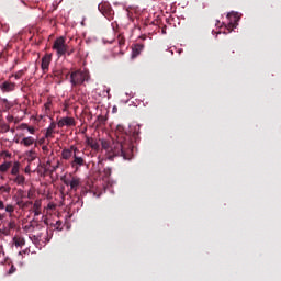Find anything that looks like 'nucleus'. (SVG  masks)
<instances>
[{"mask_svg": "<svg viewBox=\"0 0 281 281\" xmlns=\"http://www.w3.org/2000/svg\"><path fill=\"white\" fill-rule=\"evenodd\" d=\"M74 157V154L70 148H64L61 150V158L65 159V161H69Z\"/></svg>", "mask_w": 281, "mask_h": 281, "instance_id": "nucleus-13", "label": "nucleus"}, {"mask_svg": "<svg viewBox=\"0 0 281 281\" xmlns=\"http://www.w3.org/2000/svg\"><path fill=\"white\" fill-rule=\"evenodd\" d=\"M49 65H52V55L50 54H46L43 58H42V70L44 74H47V71H49Z\"/></svg>", "mask_w": 281, "mask_h": 281, "instance_id": "nucleus-8", "label": "nucleus"}, {"mask_svg": "<svg viewBox=\"0 0 281 281\" xmlns=\"http://www.w3.org/2000/svg\"><path fill=\"white\" fill-rule=\"evenodd\" d=\"M44 223L47 225V220H45Z\"/></svg>", "mask_w": 281, "mask_h": 281, "instance_id": "nucleus-47", "label": "nucleus"}, {"mask_svg": "<svg viewBox=\"0 0 281 281\" xmlns=\"http://www.w3.org/2000/svg\"><path fill=\"white\" fill-rule=\"evenodd\" d=\"M53 49L57 52V55L65 56L67 54L68 45L65 44V37H59L55 40L53 44Z\"/></svg>", "mask_w": 281, "mask_h": 281, "instance_id": "nucleus-3", "label": "nucleus"}, {"mask_svg": "<svg viewBox=\"0 0 281 281\" xmlns=\"http://www.w3.org/2000/svg\"><path fill=\"white\" fill-rule=\"evenodd\" d=\"M21 128H26L29 131V133H31V135H34V133H36V130L32 126H27V124L23 123L21 125Z\"/></svg>", "mask_w": 281, "mask_h": 281, "instance_id": "nucleus-25", "label": "nucleus"}, {"mask_svg": "<svg viewBox=\"0 0 281 281\" xmlns=\"http://www.w3.org/2000/svg\"><path fill=\"white\" fill-rule=\"evenodd\" d=\"M20 170H21V162L15 161V162L13 164V166H12L11 175H12L13 177H16V175H20V173H19Z\"/></svg>", "mask_w": 281, "mask_h": 281, "instance_id": "nucleus-16", "label": "nucleus"}, {"mask_svg": "<svg viewBox=\"0 0 281 281\" xmlns=\"http://www.w3.org/2000/svg\"><path fill=\"white\" fill-rule=\"evenodd\" d=\"M74 52H76V49H74V48L69 49V46H68L66 54H67V56H71V54H74Z\"/></svg>", "mask_w": 281, "mask_h": 281, "instance_id": "nucleus-35", "label": "nucleus"}, {"mask_svg": "<svg viewBox=\"0 0 281 281\" xmlns=\"http://www.w3.org/2000/svg\"><path fill=\"white\" fill-rule=\"evenodd\" d=\"M86 144H87V146L92 148V150H100V144H98V140H95L92 137L87 136L86 137Z\"/></svg>", "mask_w": 281, "mask_h": 281, "instance_id": "nucleus-10", "label": "nucleus"}, {"mask_svg": "<svg viewBox=\"0 0 281 281\" xmlns=\"http://www.w3.org/2000/svg\"><path fill=\"white\" fill-rule=\"evenodd\" d=\"M112 172H113V169H112L111 167H105V168L103 169V175H104V177H106V178L111 177Z\"/></svg>", "mask_w": 281, "mask_h": 281, "instance_id": "nucleus-26", "label": "nucleus"}, {"mask_svg": "<svg viewBox=\"0 0 281 281\" xmlns=\"http://www.w3.org/2000/svg\"><path fill=\"white\" fill-rule=\"evenodd\" d=\"M144 52V44H136L132 49V58H137Z\"/></svg>", "mask_w": 281, "mask_h": 281, "instance_id": "nucleus-11", "label": "nucleus"}, {"mask_svg": "<svg viewBox=\"0 0 281 281\" xmlns=\"http://www.w3.org/2000/svg\"><path fill=\"white\" fill-rule=\"evenodd\" d=\"M35 142H36V139H34V137L27 136V137H24V138L20 142V144H21L22 146L30 147V146H32Z\"/></svg>", "mask_w": 281, "mask_h": 281, "instance_id": "nucleus-14", "label": "nucleus"}, {"mask_svg": "<svg viewBox=\"0 0 281 281\" xmlns=\"http://www.w3.org/2000/svg\"><path fill=\"white\" fill-rule=\"evenodd\" d=\"M12 133H14V130H11Z\"/></svg>", "mask_w": 281, "mask_h": 281, "instance_id": "nucleus-48", "label": "nucleus"}, {"mask_svg": "<svg viewBox=\"0 0 281 281\" xmlns=\"http://www.w3.org/2000/svg\"><path fill=\"white\" fill-rule=\"evenodd\" d=\"M57 126L58 128H63L64 126H76V119L70 116L63 117L57 122Z\"/></svg>", "mask_w": 281, "mask_h": 281, "instance_id": "nucleus-6", "label": "nucleus"}, {"mask_svg": "<svg viewBox=\"0 0 281 281\" xmlns=\"http://www.w3.org/2000/svg\"><path fill=\"white\" fill-rule=\"evenodd\" d=\"M98 9L103 14V16H106L108 19L111 16V14H113V9H111L110 3H100Z\"/></svg>", "mask_w": 281, "mask_h": 281, "instance_id": "nucleus-7", "label": "nucleus"}, {"mask_svg": "<svg viewBox=\"0 0 281 281\" xmlns=\"http://www.w3.org/2000/svg\"><path fill=\"white\" fill-rule=\"evenodd\" d=\"M14 87L15 85L12 83V82H8V81H4L1 86H0V89L4 92H10V91H14Z\"/></svg>", "mask_w": 281, "mask_h": 281, "instance_id": "nucleus-12", "label": "nucleus"}, {"mask_svg": "<svg viewBox=\"0 0 281 281\" xmlns=\"http://www.w3.org/2000/svg\"><path fill=\"white\" fill-rule=\"evenodd\" d=\"M10 131V125L5 122H0V133H8Z\"/></svg>", "mask_w": 281, "mask_h": 281, "instance_id": "nucleus-22", "label": "nucleus"}, {"mask_svg": "<svg viewBox=\"0 0 281 281\" xmlns=\"http://www.w3.org/2000/svg\"><path fill=\"white\" fill-rule=\"evenodd\" d=\"M228 19V30H234V27H237L238 21H240V14L238 12H231L227 14Z\"/></svg>", "mask_w": 281, "mask_h": 281, "instance_id": "nucleus-4", "label": "nucleus"}, {"mask_svg": "<svg viewBox=\"0 0 281 281\" xmlns=\"http://www.w3.org/2000/svg\"><path fill=\"white\" fill-rule=\"evenodd\" d=\"M33 210H41V202L40 201L34 202Z\"/></svg>", "mask_w": 281, "mask_h": 281, "instance_id": "nucleus-32", "label": "nucleus"}, {"mask_svg": "<svg viewBox=\"0 0 281 281\" xmlns=\"http://www.w3.org/2000/svg\"><path fill=\"white\" fill-rule=\"evenodd\" d=\"M27 199H32V192L29 191Z\"/></svg>", "mask_w": 281, "mask_h": 281, "instance_id": "nucleus-42", "label": "nucleus"}, {"mask_svg": "<svg viewBox=\"0 0 281 281\" xmlns=\"http://www.w3.org/2000/svg\"><path fill=\"white\" fill-rule=\"evenodd\" d=\"M3 218H5V214L0 213V221H3Z\"/></svg>", "mask_w": 281, "mask_h": 281, "instance_id": "nucleus-41", "label": "nucleus"}, {"mask_svg": "<svg viewBox=\"0 0 281 281\" xmlns=\"http://www.w3.org/2000/svg\"><path fill=\"white\" fill-rule=\"evenodd\" d=\"M24 172H25L26 175H30V172H31L30 166H27V167L24 169Z\"/></svg>", "mask_w": 281, "mask_h": 281, "instance_id": "nucleus-39", "label": "nucleus"}, {"mask_svg": "<svg viewBox=\"0 0 281 281\" xmlns=\"http://www.w3.org/2000/svg\"><path fill=\"white\" fill-rule=\"evenodd\" d=\"M16 271V268H14V266L11 267V269L9 270V273L12 274Z\"/></svg>", "mask_w": 281, "mask_h": 281, "instance_id": "nucleus-37", "label": "nucleus"}, {"mask_svg": "<svg viewBox=\"0 0 281 281\" xmlns=\"http://www.w3.org/2000/svg\"><path fill=\"white\" fill-rule=\"evenodd\" d=\"M12 167V161H5L2 165H0V172H5L7 170H10Z\"/></svg>", "mask_w": 281, "mask_h": 281, "instance_id": "nucleus-20", "label": "nucleus"}, {"mask_svg": "<svg viewBox=\"0 0 281 281\" xmlns=\"http://www.w3.org/2000/svg\"><path fill=\"white\" fill-rule=\"evenodd\" d=\"M25 157H26L27 161L32 162V161L36 160L37 155H36V151L29 150L25 153Z\"/></svg>", "mask_w": 281, "mask_h": 281, "instance_id": "nucleus-18", "label": "nucleus"}, {"mask_svg": "<svg viewBox=\"0 0 281 281\" xmlns=\"http://www.w3.org/2000/svg\"><path fill=\"white\" fill-rule=\"evenodd\" d=\"M34 216H41V209H33Z\"/></svg>", "mask_w": 281, "mask_h": 281, "instance_id": "nucleus-34", "label": "nucleus"}, {"mask_svg": "<svg viewBox=\"0 0 281 281\" xmlns=\"http://www.w3.org/2000/svg\"><path fill=\"white\" fill-rule=\"evenodd\" d=\"M70 150L72 153V157H74V155H78L80 153V149H78V147H76V145H71Z\"/></svg>", "mask_w": 281, "mask_h": 281, "instance_id": "nucleus-30", "label": "nucleus"}, {"mask_svg": "<svg viewBox=\"0 0 281 281\" xmlns=\"http://www.w3.org/2000/svg\"><path fill=\"white\" fill-rule=\"evenodd\" d=\"M58 164H59V162H57L56 166H53L52 172H56V170H58Z\"/></svg>", "mask_w": 281, "mask_h": 281, "instance_id": "nucleus-38", "label": "nucleus"}, {"mask_svg": "<svg viewBox=\"0 0 281 281\" xmlns=\"http://www.w3.org/2000/svg\"><path fill=\"white\" fill-rule=\"evenodd\" d=\"M5 212L9 214L10 218H12V214H14V205L7 204L4 206Z\"/></svg>", "mask_w": 281, "mask_h": 281, "instance_id": "nucleus-23", "label": "nucleus"}, {"mask_svg": "<svg viewBox=\"0 0 281 281\" xmlns=\"http://www.w3.org/2000/svg\"><path fill=\"white\" fill-rule=\"evenodd\" d=\"M0 210H5V203H3V201L0 200Z\"/></svg>", "mask_w": 281, "mask_h": 281, "instance_id": "nucleus-36", "label": "nucleus"}, {"mask_svg": "<svg viewBox=\"0 0 281 281\" xmlns=\"http://www.w3.org/2000/svg\"><path fill=\"white\" fill-rule=\"evenodd\" d=\"M42 150H43L44 155H47L49 153V147L47 145H44L42 147Z\"/></svg>", "mask_w": 281, "mask_h": 281, "instance_id": "nucleus-33", "label": "nucleus"}, {"mask_svg": "<svg viewBox=\"0 0 281 281\" xmlns=\"http://www.w3.org/2000/svg\"><path fill=\"white\" fill-rule=\"evenodd\" d=\"M19 193L21 194V199H25V195L23 194V190H19Z\"/></svg>", "mask_w": 281, "mask_h": 281, "instance_id": "nucleus-40", "label": "nucleus"}, {"mask_svg": "<svg viewBox=\"0 0 281 281\" xmlns=\"http://www.w3.org/2000/svg\"><path fill=\"white\" fill-rule=\"evenodd\" d=\"M87 162L85 161V158L80 157L79 155H74V159L70 162L71 168H75L78 170V168L85 166Z\"/></svg>", "mask_w": 281, "mask_h": 281, "instance_id": "nucleus-9", "label": "nucleus"}, {"mask_svg": "<svg viewBox=\"0 0 281 281\" xmlns=\"http://www.w3.org/2000/svg\"><path fill=\"white\" fill-rule=\"evenodd\" d=\"M162 34H166V26L162 29Z\"/></svg>", "mask_w": 281, "mask_h": 281, "instance_id": "nucleus-45", "label": "nucleus"}, {"mask_svg": "<svg viewBox=\"0 0 281 281\" xmlns=\"http://www.w3.org/2000/svg\"><path fill=\"white\" fill-rule=\"evenodd\" d=\"M12 181L13 183H16V186H25V176L18 173Z\"/></svg>", "mask_w": 281, "mask_h": 281, "instance_id": "nucleus-15", "label": "nucleus"}, {"mask_svg": "<svg viewBox=\"0 0 281 281\" xmlns=\"http://www.w3.org/2000/svg\"><path fill=\"white\" fill-rule=\"evenodd\" d=\"M13 244L15 245V247H24L25 238H23V237H13Z\"/></svg>", "mask_w": 281, "mask_h": 281, "instance_id": "nucleus-19", "label": "nucleus"}, {"mask_svg": "<svg viewBox=\"0 0 281 281\" xmlns=\"http://www.w3.org/2000/svg\"><path fill=\"white\" fill-rule=\"evenodd\" d=\"M65 186H70V190L74 192H78V188H80V178L72 177L70 180L65 179L64 180Z\"/></svg>", "mask_w": 281, "mask_h": 281, "instance_id": "nucleus-5", "label": "nucleus"}, {"mask_svg": "<svg viewBox=\"0 0 281 281\" xmlns=\"http://www.w3.org/2000/svg\"><path fill=\"white\" fill-rule=\"evenodd\" d=\"M55 128H56V123H50V125L46 130L45 137L46 138L53 137Z\"/></svg>", "mask_w": 281, "mask_h": 281, "instance_id": "nucleus-17", "label": "nucleus"}, {"mask_svg": "<svg viewBox=\"0 0 281 281\" xmlns=\"http://www.w3.org/2000/svg\"><path fill=\"white\" fill-rule=\"evenodd\" d=\"M52 227H54L55 229H58L60 232V231H63V222L57 221L55 224H52Z\"/></svg>", "mask_w": 281, "mask_h": 281, "instance_id": "nucleus-29", "label": "nucleus"}, {"mask_svg": "<svg viewBox=\"0 0 281 281\" xmlns=\"http://www.w3.org/2000/svg\"><path fill=\"white\" fill-rule=\"evenodd\" d=\"M11 191H12V188L10 186L0 187V192H5L7 194H10Z\"/></svg>", "mask_w": 281, "mask_h": 281, "instance_id": "nucleus-27", "label": "nucleus"}, {"mask_svg": "<svg viewBox=\"0 0 281 281\" xmlns=\"http://www.w3.org/2000/svg\"><path fill=\"white\" fill-rule=\"evenodd\" d=\"M116 139L112 142L102 140V149L105 150L108 159L111 161L113 157H123L125 161L133 159L135 145L133 142H137V134H128L124 125H117L115 130Z\"/></svg>", "mask_w": 281, "mask_h": 281, "instance_id": "nucleus-1", "label": "nucleus"}, {"mask_svg": "<svg viewBox=\"0 0 281 281\" xmlns=\"http://www.w3.org/2000/svg\"><path fill=\"white\" fill-rule=\"evenodd\" d=\"M4 154H5V157H11V154H10V153L4 151Z\"/></svg>", "mask_w": 281, "mask_h": 281, "instance_id": "nucleus-43", "label": "nucleus"}, {"mask_svg": "<svg viewBox=\"0 0 281 281\" xmlns=\"http://www.w3.org/2000/svg\"><path fill=\"white\" fill-rule=\"evenodd\" d=\"M25 71L24 70H19L16 74H15V79L19 80L21 78H23Z\"/></svg>", "mask_w": 281, "mask_h": 281, "instance_id": "nucleus-31", "label": "nucleus"}, {"mask_svg": "<svg viewBox=\"0 0 281 281\" xmlns=\"http://www.w3.org/2000/svg\"><path fill=\"white\" fill-rule=\"evenodd\" d=\"M7 221H4V224L2 225V228L0 229V233L3 234V236H10L12 234V231L5 226Z\"/></svg>", "mask_w": 281, "mask_h": 281, "instance_id": "nucleus-21", "label": "nucleus"}, {"mask_svg": "<svg viewBox=\"0 0 281 281\" xmlns=\"http://www.w3.org/2000/svg\"><path fill=\"white\" fill-rule=\"evenodd\" d=\"M23 201H18L16 205H22Z\"/></svg>", "mask_w": 281, "mask_h": 281, "instance_id": "nucleus-44", "label": "nucleus"}, {"mask_svg": "<svg viewBox=\"0 0 281 281\" xmlns=\"http://www.w3.org/2000/svg\"><path fill=\"white\" fill-rule=\"evenodd\" d=\"M70 82L72 87H80L85 82H89V74L82 70H76L70 74Z\"/></svg>", "mask_w": 281, "mask_h": 281, "instance_id": "nucleus-2", "label": "nucleus"}, {"mask_svg": "<svg viewBox=\"0 0 281 281\" xmlns=\"http://www.w3.org/2000/svg\"><path fill=\"white\" fill-rule=\"evenodd\" d=\"M7 228L12 232V229H16V221L11 220L10 222L7 223Z\"/></svg>", "mask_w": 281, "mask_h": 281, "instance_id": "nucleus-24", "label": "nucleus"}, {"mask_svg": "<svg viewBox=\"0 0 281 281\" xmlns=\"http://www.w3.org/2000/svg\"><path fill=\"white\" fill-rule=\"evenodd\" d=\"M117 43H119L120 47H122V46H124L126 44V40L123 37L122 34H120L117 36Z\"/></svg>", "mask_w": 281, "mask_h": 281, "instance_id": "nucleus-28", "label": "nucleus"}, {"mask_svg": "<svg viewBox=\"0 0 281 281\" xmlns=\"http://www.w3.org/2000/svg\"><path fill=\"white\" fill-rule=\"evenodd\" d=\"M30 227H32V225H30V226H25V228H26V229H30Z\"/></svg>", "mask_w": 281, "mask_h": 281, "instance_id": "nucleus-46", "label": "nucleus"}]
</instances>
